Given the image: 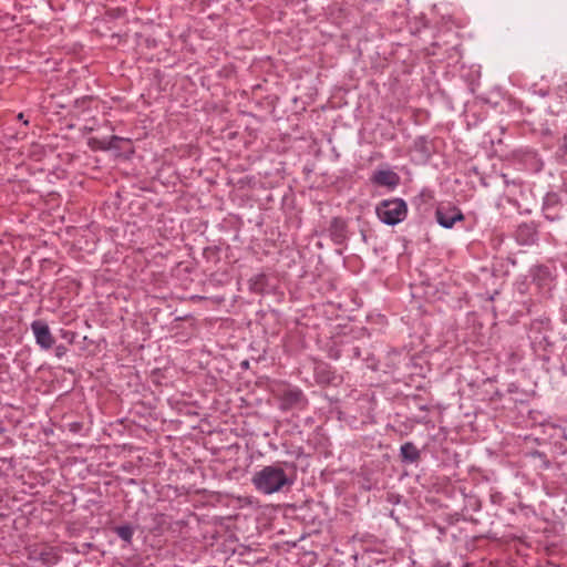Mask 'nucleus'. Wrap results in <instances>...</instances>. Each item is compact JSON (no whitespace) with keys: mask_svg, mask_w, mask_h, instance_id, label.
I'll use <instances>...</instances> for the list:
<instances>
[{"mask_svg":"<svg viewBox=\"0 0 567 567\" xmlns=\"http://www.w3.org/2000/svg\"><path fill=\"white\" fill-rule=\"evenodd\" d=\"M330 239L336 245H343L348 239V223L344 218L337 216L330 221L329 228Z\"/></svg>","mask_w":567,"mask_h":567,"instance_id":"obj_10","label":"nucleus"},{"mask_svg":"<svg viewBox=\"0 0 567 567\" xmlns=\"http://www.w3.org/2000/svg\"><path fill=\"white\" fill-rule=\"evenodd\" d=\"M543 213L546 219L550 221H560L565 218L566 212L558 194H546L543 203Z\"/></svg>","mask_w":567,"mask_h":567,"instance_id":"obj_6","label":"nucleus"},{"mask_svg":"<svg viewBox=\"0 0 567 567\" xmlns=\"http://www.w3.org/2000/svg\"><path fill=\"white\" fill-rule=\"evenodd\" d=\"M533 281L539 287H548L554 281L550 269L545 265H537L532 269Z\"/></svg>","mask_w":567,"mask_h":567,"instance_id":"obj_13","label":"nucleus"},{"mask_svg":"<svg viewBox=\"0 0 567 567\" xmlns=\"http://www.w3.org/2000/svg\"><path fill=\"white\" fill-rule=\"evenodd\" d=\"M329 357L332 359H339L340 358V350H334L333 348H330L329 350Z\"/></svg>","mask_w":567,"mask_h":567,"instance_id":"obj_23","label":"nucleus"},{"mask_svg":"<svg viewBox=\"0 0 567 567\" xmlns=\"http://www.w3.org/2000/svg\"><path fill=\"white\" fill-rule=\"evenodd\" d=\"M530 456L535 460H538L540 463V467L544 470H547L550 467V461L548 460L547 455L539 451H533L530 453Z\"/></svg>","mask_w":567,"mask_h":567,"instance_id":"obj_19","label":"nucleus"},{"mask_svg":"<svg viewBox=\"0 0 567 567\" xmlns=\"http://www.w3.org/2000/svg\"><path fill=\"white\" fill-rule=\"evenodd\" d=\"M492 498H493V503H496V501H497L496 495H492Z\"/></svg>","mask_w":567,"mask_h":567,"instance_id":"obj_34","label":"nucleus"},{"mask_svg":"<svg viewBox=\"0 0 567 567\" xmlns=\"http://www.w3.org/2000/svg\"><path fill=\"white\" fill-rule=\"evenodd\" d=\"M371 181L380 186H386L389 188H394L400 183V176L393 171H377Z\"/></svg>","mask_w":567,"mask_h":567,"instance_id":"obj_12","label":"nucleus"},{"mask_svg":"<svg viewBox=\"0 0 567 567\" xmlns=\"http://www.w3.org/2000/svg\"><path fill=\"white\" fill-rule=\"evenodd\" d=\"M113 532L126 544H132L134 529L130 524L115 526L113 527Z\"/></svg>","mask_w":567,"mask_h":567,"instance_id":"obj_17","label":"nucleus"},{"mask_svg":"<svg viewBox=\"0 0 567 567\" xmlns=\"http://www.w3.org/2000/svg\"><path fill=\"white\" fill-rule=\"evenodd\" d=\"M251 482L258 491L265 494L276 493L286 485L292 484V481L288 478L284 468L276 465L265 466L256 472Z\"/></svg>","mask_w":567,"mask_h":567,"instance_id":"obj_1","label":"nucleus"},{"mask_svg":"<svg viewBox=\"0 0 567 567\" xmlns=\"http://www.w3.org/2000/svg\"><path fill=\"white\" fill-rule=\"evenodd\" d=\"M154 520L156 522L157 526H162L164 523H166V515L165 514H156Z\"/></svg>","mask_w":567,"mask_h":567,"instance_id":"obj_22","label":"nucleus"},{"mask_svg":"<svg viewBox=\"0 0 567 567\" xmlns=\"http://www.w3.org/2000/svg\"><path fill=\"white\" fill-rule=\"evenodd\" d=\"M279 409L281 411H290L295 408L305 409L308 405V400L303 392L296 386L288 385L278 396Z\"/></svg>","mask_w":567,"mask_h":567,"instance_id":"obj_4","label":"nucleus"},{"mask_svg":"<svg viewBox=\"0 0 567 567\" xmlns=\"http://www.w3.org/2000/svg\"><path fill=\"white\" fill-rule=\"evenodd\" d=\"M354 357H360V350L358 347L353 348Z\"/></svg>","mask_w":567,"mask_h":567,"instance_id":"obj_25","label":"nucleus"},{"mask_svg":"<svg viewBox=\"0 0 567 567\" xmlns=\"http://www.w3.org/2000/svg\"><path fill=\"white\" fill-rule=\"evenodd\" d=\"M17 117H18V120L23 121L24 115H23V113H19Z\"/></svg>","mask_w":567,"mask_h":567,"instance_id":"obj_26","label":"nucleus"},{"mask_svg":"<svg viewBox=\"0 0 567 567\" xmlns=\"http://www.w3.org/2000/svg\"><path fill=\"white\" fill-rule=\"evenodd\" d=\"M362 2H380L381 0H361Z\"/></svg>","mask_w":567,"mask_h":567,"instance_id":"obj_27","label":"nucleus"},{"mask_svg":"<svg viewBox=\"0 0 567 567\" xmlns=\"http://www.w3.org/2000/svg\"><path fill=\"white\" fill-rule=\"evenodd\" d=\"M94 127L93 126H87L85 125L83 128H82V132L83 133H91L93 132Z\"/></svg>","mask_w":567,"mask_h":567,"instance_id":"obj_24","label":"nucleus"},{"mask_svg":"<svg viewBox=\"0 0 567 567\" xmlns=\"http://www.w3.org/2000/svg\"><path fill=\"white\" fill-rule=\"evenodd\" d=\"M87 145L92 151H110L115 150L123 152L128 156L134 154L133 143L130 138H124L117 135H112L110 140H100L97 137H90Z\"/></svg>","mask_w":567,"mask_h":567,"instance_id":"obj_3","label":"nucleus"},{"mask_svg":"<svg viewBox=\"0 0 567 567\" xmlns=\"http://www.w3.org/2000/svg\"><path fill=\"white\" fill-rule=\"evenodd\" d=\"M494 395H495V398H498V399L502 398V394L498 391H496Z\"/></svg>","mask_w":567,"mask_h":567,"instance_id":"obj_30","label":"nucleus"},{"mask_svg":"<svg viewBox=\"0 0 567 567\" xmlns=\"http://www.w3.org/2000/svg\"><path fill=\"white\" fill-rule=\"evenodd\" d=\"M6 18H8L11 22H13L16 20L14 16H12V17L6 16Z\"/></svg>","mask_w":567,"mask_h":567,"instance_id":"obj_29","label":"nucleus"},{"mask_svg":"<svg viewBox=\"0 0 567 567\" xmlns=\"http://www.w3.org/2000/svg\"><path fill=\"white\" fill-rule=\"evenodd\" d=\"M400 457L403 463H416L421 460V452L412 442H406L400 449Z\"/></svg>","mask_w":567,"mask_h":567,"instance_id":"obj_14","label":"nucleus"},{"mask_svg":"<svg viewBox=\"0 0 567 567\" xmlns=\"http://www.w3.org/2000/svg\"><path fill=\"white\" fill-rule=\"evenodd\" d=\"M249 290L257 295H264L266 288L268 286V277L266 274L261 272L254 277H251L248 281Z\"/></svg>","mask_w":567,"mask_h":567,"instance_id":"obj_15","label":"nucleus"},{"mask_svg":"<svg viewBox=\"0 0 567 567\" xmlns=\"http://www.w3.org/2000/svg\"><path fill=\"white\" fill-rule=\"evenodd\" d=\"M313 377L317 384L328 386L334 383L337 373L329 363L313 359Z\"/></svg>","mask_w":567,"mask_h":567,"instance_id":"obj_8","label":"nucleus"},{"mask_svg":"<svg viewBox=\"0 0 567 567\" xmlns=\"http://www.w3.org/2000/svg\"><path fill=\"white\" fill-rule=\"evenodd\" d=\"M437 223L444 228H452L456 221L464 220L462 210L452 205L439 206L435 212Z\"/></svg>","mask_w":567,"mask_h":567,"instance_id":"obj_7","label":"nucleus"},{"mask_svg":"<svg viewBox=\"0 0 567 567\" xmlns=\"http://www.w3.org/2000/svg\"><path fill=\"white\" fill-rule=\"evenodd\" d=\"M23 124H24V125H28V124H29V121H28V120H23Z\"/></svg>","mask_w":567,"mask_h":567,"instance_id":"obj_35","label":"nucleus"},{"mask_svg":"<svg viewBox=\"0 0 567 567\" xmlns=\"http://www.w3.org/2000/svg\"><path fill=\"white\" fill-rule=\"evenodd\" d=\"M492 498H493V503H496V501H497L496 495H492Z\"/></svg>","mask_w":567,"mask_h":567,"instance_id":"obj_33","label":"nucleus"},{"mask_svg":"<svg viewBox=\"0 0 567 567\" xmlns=\"http://www.w3.org/2000/svg\"><path fill=\"white\" fill-rule=\"evenodd\" d=\"M375 213L381 221L394 226L405 219L408 205L402 198L384 199L378 204Z\"/></svg>","mask_w":567,"mask_h":567,"instance_id":"obj_2","label":"nucleus"},{"mask_svg":"<svg viewBox=\"0 0 567 567\" xmlns=\"http://www.w3.org/2000/svg\"><path fill=\"white\" fill-rule=\"evenodd\" d=\"M515 238L519 245H533L537 241L538 229L534 221L518 225Z\"/></svg>","mask_w":567,"mask_h":567,"instance_id":"obj_11","label":"nucleus"},{"mask_svg":"<svg viewBox=\"0 0 567 567\" xmlns=\"http://www.w3.org/2000/svg\"><path fill=\"white\" fill-rule=\"evenodd\" d=\"M248 364H249V363H248V361H244V362L241 363V365H243L244 368H247V367H248Z\"/></svg>","mask_w":567,"mask_h":567,"instance_id":"obj_31","label":"nucleus"},{"mask_svg":"<svg viewBox=\"0 0 567 567\" xmlns=\"http://www.w3.org/2000/svg\"><path fill=\"white\" fill-rule=\"evenodd\" d=\"M492 498H493V503H496V501H497L496 495H492Z\"/></svg>","mask_w":567,"mask_h":567,"instance_id":"obj_32","label":"nucleus"},{"mask_svg":"<svg viewBox=\"0 0 567 567\" xmlns=\"http://www.w3.org/2000/svg\"><path fill=\"white\" fill-rule=\"evenodd\" d=\"M61 559V555L52 547L42 550L39 554V560L45 566H53Z\"/></svg>","mask_w":567,"mask_h":567,"instance_id":"obj_16","label":"nucleus"},{"mask_svg":"<svg viewBox=\"0 0 567 567\" xmlns=\"http://www.w3.org/2000/svg\"><path fill=\"white\" fill-rule=\"evenodd\" d=\"M66 351H68V349L63 344H59V346L55 347V355L58 358L63 357L66 353Z\"/></svg>","mask_w":567,"mask_h":567,"instance_id":"obj_20","label":"nucleus"},{"mask_svg":"<svg viewBox=\"0 0 567 567\" xmlns=\"http://www.w3.org/2000/svg\"><path fill=\"white\" fill-rule=\"evenodd\" d=\"M31 329L34 333L37 343L43 349H51L55 342L49 326L42 320H34L31 323Z\"/></svg>","mask_w":567,"mask_h":567,"instance_id":"obj_9","label":"nucleus"},{"mask_svg":"<svg viewBox=\"0 0 567 567\" xmlns=\"http://www.w3.org/2000/svg\"><path fill=\"white\" fill-rule=\"evenodd\" d=\"M421 409L424 411H429L427 406H422Z\"/></svg>","mask_w":567,"mask_h":567,"instance_id":"obj_36","label":"nucleus"},{"mask_svg":"<svg viewBox=\"0 0 567 567\" xmlns=\"http://www.w3.org/2000/svg\"><path fill=\"white\" fill-rule=\"evenodd\" d=\"M93 101H94V99H93L92 96H84V97H83V99H81V100H76V102H75V103H76L78 105L85 106L86 104H89V103H91V102H93Z\"/></svg>","mask_w":567,"mask_h":567,"instance_id":"obj_21","label":"nucleus"},{"mask_svg":"<svg viewBox=\"0 0 567 567\" xmlns=\"http://www.w3.org/2000/svg\"><path fill=\"white\" fill-rule=\"evenodd\" d=\"M203 257L207 261H213L214 264H217L220 260V248L218 246H208L204 248Z\"/></svg>","mask_w":567,"mask_h":567,"instance_id":"obj_18","label":"nucleus"},{"mask_svg":"<svg viewBox=\"0 0 567 567\" xmlns=\"http://www.w3.org/2000/svg\"><path fill=\"white\" fill-rule=\"evenodd\" d=\"M513 161L520 165L522 168L528 173L536 174L539 173L544 163L539 157L538 153L532 150H517L513 152Z\"/></svg>","mask_w":567,"mask_h":567,"instance_id":"obj_5","label":"nucleus"},{"mask_svg":"<svg viewBox=\"0 0 567 567\" xmlns=\"http://www.w3.org/2000/svg\"><path fill=\"white\" fill-rule=\"evenodd\" d=\"M434 567H451V566L449 564H446V565L436 564Z\"/></svg>","mask_w":567,"mask_h":567,"instance_id":"obj_28","label":"nucleus"}]
</instances>
